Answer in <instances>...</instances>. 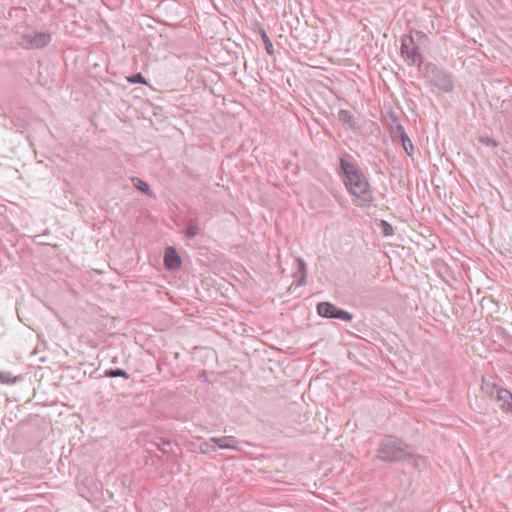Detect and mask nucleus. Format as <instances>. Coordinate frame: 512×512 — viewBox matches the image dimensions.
I'll list each match as a JSON object with an SVG mask.
<instances>
[{
  "label": "nucleus",
  "instance_id": "obj_1",
  "mask_svg": "<svg viewBox=\"0 0 512 512\" xmlns=\"http://www.w3.org/2000/svg\"><path fill=\"white\" fill-rule=\"evenodd\" d=\"M340 173L343 175V182L351 195L362 204H370L373 193L364 173L348 158L340 157Z\"/></svg>",
  "mask_w": 512,
  "mask_h": 512
},
{
  "label": "nucleus",
  "instance_id": "obj_2",
  "mask_svg": "<svg viewBox=\"0 0 512 512\" xmlns=\"http://www.w3.org/2000/svg\"><path fill=\"white\" fill-rule=\"evenodd\" d=\"M409 455L408 446L394 436L383 438L376 453V457L383 462L401 461Z\"/></svg>",
  "mask_w": 512,
  "mask_h": 512
},
{
  "label": "nucleus",
  "instance_id": "obj_3",
  "mask_svg": "<svg viewBox=\"0 0 512 512\" xmlns=\"http://www.w3.org/2000/svg\"><path fill=\"white\" fill-rule=\"evenodd\" d=\"M426 39V35L417 31L415 37L412 35H403L401 37V56L404 61L409 65H416L418 67L423 63V55L417 41Z\"/></svg>",
  "mask_w": 512,
  "mask_h": 512
},
{
  "label": "nucleus",
  "instance_id": "obj_4",
  "mask_svg": "<svg viewBox=\"0 0 512 512\" xmlns=\"http://www.w3.org/2000/svg\"><path fill=\"white\" fill-rule=\"evenodd\" d=\"M424 78L429 85L434 86L445 93L452 92L454 89L452 75L435 64L428 63L425 66Z\"/></svg>",
  "mask_w": 512,
  "mask_h": 512
},
{
  "label": "nucleus",
  "instance_id": "obj_5",
  "mask_svg": "<svg viewBox=\"0 0 512 512\" xmlns=\"http://www.w3.org/2000/svg\"><path fill=\"white\" fill-rule=\"evenodd\" d=\"M317 312L324 318L339 319L346 322L353 319V315L350 312L340 309L330 302H320L317 305Z\"/></svg>",
  "mask_w": 512,
  "mask_h": 512
},
{
  "label": "nucleus",
  "instance_id": "obj_6",
  "mask_svg": "<svg viewBox=\"0 0 512 512\" xmlns=\"http://www.w3.org/2000/svg\"><path fill=\"white\" fill-rule=\"evenodd\" d=\"M51 41V35L45 32H33L22 36L20 45L26 49H40Z\"/></svg>",
  "mask_w": 512,
  "mask_h": 512
},
{
  "label": "nucleus",
  "instance_id": "obj_7",
  "mask_svg": "<svg viewBox=\"0 0 512 512\" xmlns=\"http://www.w3.org/2000/svg\"><path fill=\"white\" fill-rule=\"evenodd\" d=\"M210 442L214 443L220 449H229L239 451L244 442L234 436L211 437Z\"/></svg>",
  "mask_w": 512,
  "mask_h": 512
},
{
  "label": "nucleus",
  "instance_id": "obj_8",
  "mask_svg": "<svg viewBox=\"0 0 512 512\" xmlns=\"http://www.w3.org/2000/svg\"><path fill=\"white\" fill-rule=\"evenodd\" d=\"M393 133H394L393 138L400 139L403 149L405 150L407 155L412 156V154L414 152V146H413L412 141L410 140L409 136L405 132L403 125L397 124L394 128Z\"/></svg>",
  "mask_w": 512,
  "mask_h": 512
},
{
  "label": "nucleus",
  "instance_id": "obj_9",
  "mask_svg": "<svg viewBox=\"0 0 512 512\" xmlns=\"http://www.w3.org/2000/svg\"><path fill=\"white\" fill-rule=\"evenodd\" d=\"M182 264L181 258L173 247H167L164 253V265L166 268L175 270Z\"/></svg>",
  "mask_w": 512,
  "mask_h": 512
},
{
  "label": "nucleus",
  "instance_id": "obj_10",
  "mask_svg": "<svg viewBox=\"0 0 512 512\" xmlns=\"http://www.w3.org/2000/svg\"><path fill=\"white\" fill-rule=\"evenodd\" d=\"M491 393H495V398L500 403V407L503 410H505L512 402V393L505 388L493 385Z\"/></svg>",
  "mask_w": 512,
  "mask_h": 512
},
{
  "label": "nucleus",
  "instance_id": "obj_11",
  "mask_svg": "<svg viewBox=\"0 0 512 512\" xmlns=\"http://www.w3.org/2000/svg\"><path fill=\"white\" fill-rule=\"evenodd\" d=\"M338 120L343 123L349 129H355L357 122L353 114L345 109H341L338 112Z\"/></svg>",
  "mask_w": 512,
  "mask_h": 512
},
{
  "label": "nucleus",
  "instance_id": "obj_12",
  "mask_svg": "<svg viewBox=\"0 0 512 512\" xmlns=\"http://www.w3.org/2000/svg\"><path fill=\"white\" fill-rule=\"evenodd\" d=\"M199 224L197 219H189L186 222L185 235L187 238L192 239L199 234Z\"/></svg>",
  "mask_w": 512,
  "mask_h": 512
},
{
  "label": "nucleus",
  "instance_id": "obj_13",
  "mask_svg": "<svg viewBox=\"0 0 512 512\" xmlns=\"http://www.w3.org/2000/svg\"><path fill=\"white\" fill-rule=\"evenodd\" d=\"M296 262L298 265V273H300V278L297 280L296 286L299 287V286L306 284L307 266H306L305 261L300 257L296 258Z\"/></svg>",
  "mask_w": 512,
  "mask_h": 512
},
{
  "label": "nucleus",
  "instance_id": "obj_14",
  "mask_svg": "<svg viewBox=\"0 0 512 512\" xmlns=\"http://www.w3.org/2000/svg\"><path fill=\"white\" fill-rule=\"evenodd\" d=\"M132 183L136 189L143 192L147 196H149V197L154 196L153 191L150 189V186L148 185L147 182L141 180L140 178L134 177L132 179Z\"/></svg>",
  "mask_w": 512,
  "mask_h": 512
},
{
  "label": "nucleus",
  "instance_id": "obj_15",
  "mask_svg": "<svg viewBox=\"0 0 512 512\" xmlns=\"http://www.w3.org/2000/svg\"><path fill=\"white\" fill-rule=\"evenodd\" d=\"M21 380V376H13L10 372L0 371V382L3 384H15Z\"/></svg>",
  "mask_w": 512,
  "mask_h": 512
},
{
  "label": "nucleus",
  "instance_id": "obj_16",
  "mask_svg": "<svg viewBox=\"0 0 512 512\" xmlns=\"http://www.w3.org/2000/svg\"><path fill=\"white\" fill-rule=\"evenodd\" d=\"M104 376L110 377V378L122 377L124 379H129V377H130L129 374L125 370L120 369V368L105 370Z\"/></svg>",
  "mask_w": 512,
  "mask_h": 512
},
{
  "label": "nucleus",
  "instance_id": "obj_17",
  "mask_svg": "<svg viewBox=\"0 0 512 512\" xmlns=\"http://www.w3.org/2000/svg\"><path fill=\"white\" fill-rule=\"evenodd\" d=\"M261 38H262V41H263V43L265 45L266 52L269 55H273L274 54V47H273L272 41L270 40V38L267 35L265 30L261 31Z\"/></svg>",
  "mask_w": 512,
  "mask_h": 512
},
{
  "label": "nucleus",
  "instance_id": "obj_18",
  "mask_svg": "<svg viewBox=\"0 0 512 512\" xmlns=\"http://www.w3.org/2000/svg\"><path fill=\"white\" fill-rule=\"evenodd\" d=\"M478 139L480 143L486 146L497 147L499 144L495 139L488 135H480Z\"/></svg>",
  "mask_w": 512,
  "mask_h": 512
},
{
  "label": "nucleus",
  "instance_id": "obj_19",
  "mask_svg": "<svg viewBox=\"0 0 512 512\" xmlns=\"http://www.w3.org/2000/svg\"><path fill=\"white\" fill-rule=\"evenodd\" d=\"M379 226H380L384 236H391V235H393L394 229H393L392 225L390 223H388L387 221L382 220L380 222Z\"/></svg>",
  "mask_w": 512,
  "mask_h": 512
},
{
  "label": "nucleus",
  "instance_id": "obj_20",
  "mask_svg": "<svg viewBox=\"0 0 512 512\" xmlns=\"http://www.w3.org/2000/svg\"><path fill=\"white\" fill-rule=\"evenodd\" d=\"M128 81L132 84L140 83V84H146V79L143 77L141 73H136L128 78Z\"/></svg>",
  "mask_w": 512,
  "mask_h": 512
},
{
  "label": "nucleus",
  "instance_id": "obj_21",
  "mask_svg": "<svg viewBox=\"0 0 512 512\" xmlns=\"http://www.w3.org/2000/svg\"><path fill=\"white\" fill-rule=\"evenodd\" d=\"M171 444V441L169 439L160 438L159 442L155 443L157 449L166 452V450L162 446H169Z\"/></svg>",
  "mask_w": 512,
  "mask_h": 512
},
{
  "label": "nucleus",
  "instance_id": "obj_22",
  "mask_svg": "<svg viewBox=\"0 0 512 512\" xmlns=\"http://www.w3.org/2000/svg\"><path fill=\"white\" fill-rule=\"evenodd\" d=\"M202 452L216 451V446L210 445L208 442L202 443L200 446Z\"/></svg>",
  "mask_w": 512,
  "mask_h": 512
},
{
  "label": "nucleus",
  "instance_id": "obj_23",
  "mask_svg": "<svg viewBox=\"0 0 512 512\" xmlns=\"http://www.w3.org/2000/svg\"><path fill=\"white\" fill-rule=\"evenodd\" d=\"M505 411L512 414V402L509 404V406L505 409Z\"/></svg>",
  "mask_w": 512,
  "mask_h": 512
},
{
  "label": "nucleus",
  "instance_id": "obj_24",
  "mask_svg": "<svg viewBox=\"0 0 512 512\" xmlns=\"http://www.w3.org/2000/svg\"><path fill=\"white\" fill-rule=\"evenodd\" d=\"M511 105H512V101H509V102H508V106H511Z\"/></svg>",
  "mask_w": 512,
  "mask_h": 512
}]
</instances>
